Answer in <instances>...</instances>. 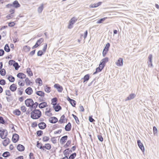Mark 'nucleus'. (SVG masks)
<instances>
[{
    "label": "nucleus",
    "instance_id": "obj_63",
    "mask_svg": "<svg viewBox=\"0 0 159 159\" xmlns=\"http://www.w3.org/2000/svg\"><path fill=\"white\" fill-rule=\"evenodd\" d=\"M13 17V16L11 14H8L7 16H6V18L7 19L9 20L11 19Z\"/></svg>",
    "mask_w": 159,
    "mask_h": 159
},
{
    "label": "nucleus",
    "instance_id": "obj_38",
    "mask_svg": "<svg viewBox=\"0 0 159 159\" xmlns=\"http://www.w3.org/2000/svg\"><path fill=\"white\" fill-rule=\"evenodd\" d=\"M13 113L17 116L20 115L21 112L19 109H16L13 111Z\"/></svg>",
    "mask_w": 159,
    "mask_h": 159
},
{
    "label": "nucleus",
    "instance_id": "obj_17",
    "mask_svg": "<svg viewBox=\"0 0 159 159\" xmlns=\"http://www.w3.org/2000/svg\"><path fill=\"white\" fill-rule=\"evenodd\" d=\"M12 7L15 8H17L20 7V5L18 2L17 0L14 1L12 3Z\"/></svg>",
    "mask_w": 159,
    "mask_h": 159
},
{
    "label": "nucleus",
    "instance_id": "obj_28",
    "mask_svg": "<svg viewBox=\"0 0 159 159\" xmlns=\"http://www.w3.org/2000/svg\"><path fill=\"white\" fill-rule=\"evenodd\" d=\"M90 78V75L89 74H87L85 75L82 79H83V83L87 82Z\"/></svg>",
    "mask_w": 159,
    "mask_h": 159
},
{
    "label": "nucleus",
    "instance_id": "obj_33",
    "mask_svg": "<svg viewBox=\"0 0 159 159\" xmlns=\"http://www.w3.org/2000/svg\"><path fill=\"white\" fill-rule=\"evenodd\" d=\"M77 19L73 17L70 20L69 23L73 25L77 21Z\"/></svg>",
    "mask_w": 159,
    "mask_h": 159
},
{
    "label": "nucleus",
    "instance_id": "obj_4",
    "mask_svg": "<svg viewBox=\"0 0 159 159\" xmlns=\"http://www.w3.org/2000/svg\"><path fill=\"white\" fill-rule=\"evenodd\" d=\"M152 54H150L148 57V61L147 62V64H148V66L150 67H152L153 66L152 63Z\"/></svg>",
    "mask_w": 159,
    "mask_h": 159
},
{
    "label": "nucleus",
    "instance_id": "obj_59",
    "mask_svg": "<svg viewBox=\"0 0 159 159\" xmlns=\"http://www.w3.org/2000/svg\"><path fill=\"white\" fill-rule=\"evenodd\" d=\"M6 84V82L5 80H0V85H4Z\"/></svg>",
    "mask_w": 159,
    "mask_h": 159
},
{
    "label": "nucleus",
    "instance_id": "obj_22",
    "mask_svg": "<svg viewBox=\"0 0 159 159\" xmlns=\"http://www.w3.org/2000/svg\"><path fill=\"white\" fill-rule=\"evenodd\" d=\"M25 92L28 95H30L32 93L33 91L31 87H28L25 89Z\"/></svg>",
    "mask_w": 159,
    "mask_h": 159
},
{
    "label": "nucleus",
    "instance_id": "obj_35",
    "mask_svg": "<svg viewBox=\"0 0 159 159\" xmlns=\"http://www.w3.org/2000/svg\"><path fill=\"white\" fill-rule=\"evenodd\" d=\"M43 144L39 142V141L37 142L36 147L37 148L43 150Z\"/></svg>",
    "mask_w": 159,
    "mask_h": 159
},
{
    "label": "nucleus",
    "instance_id": "obj_8",
    "mask_svg": "<svg viewBox=\"0 0 159 159\" xmlns=\"http://www.w3.org/2000/svg\"><path fill=\"white\" fill-rule=\"evenodd\" d=\"M53 86L55 88L57 89L58 92L59 93L61 92L63 90L62 86L58 84H55Z\"/></svg>",
    "mask_w": 159,
    "mask_h": 159
},
{
    "label": "nucleus",
    "instance_id": "obj_36",
    "mask_svg": "<svg viewBox=\"0 0 159 159\" xmlns=\"http://www.w3.org/2000/svg\"><path fill=\"white\" fill-rule=\"evenodd\" d=\"M26 73L29 76H32L33 75V73L31 69L30 68H28L26 70Z\"/></svg>",
    "mask_w": 159,
    "mask_h": 159
},
{
    "label": "nucleus",
    "instance_id": "obj_50",
    "mask_svg": "<svg viewBox=\"0 0 159 159\" xmlns=\"http://www.w3.org/2000/svg\"><path fill=\"white\" fill-rule=\"evenodd\" d=\"M43 134V131L41 130H39L37 131L36 134L37 136L40 137Z\"/></svg>",
    "mask_w": 159,
    "mask_h": 159
},
{
    "label": "nucleus",
    "instance_id": "obj_55",
    "mask_svg": "<svg viewBox=\"0 0 159 159\" xmlns=\"http://www.w3.org/2000/svg\"><path fill=\"white\" fill-rule=\"evenodd\" d=\"M32 105H33V107L34 108V109L35 110L36 109V108H37L38 106H39V104L37 102H35L34 103V102H33V103H32Z\"/></svg>",
    "mask_w": 159,
    "mask_h": 159
},
{
    "label": "nucleus",
    "instance_id": "obj_9",
    "mask_svg": "<svg viewBox=\"0 0 159 159\" xmlns=\"http://www.w3.org/2000/svg\"><path fill=\"white\" fill-rule=\"evenodd\" d=\"M25 103L27 107L30 106L33 103V100L31 98H28L25 100Z\"/></svg>",
    "mask_w": 159,
    "mask_h": 159
},
{
    "label": "nucleus",
    "instance_id": "obj_20",
    "mask_svg": "<svg viewBox=\"0 0 159 159\" xmlns=\"http://www.w3.org/2000/svg\"><path fill=\"white\" fill-rule=\"evenodd\" d=\"M116 64L119 66H121L123 65V59L120 58L116 62Z\"/></svg>",
    "mask_w": 159,
    "mask_h": 159
},
{
    "label": "nucleus",
    "instance_id": "obj_40",
    "mask_svg": "<svg viewBox=\"0 0 159 159\" xmlns=\"http://www.w3.org/2000/svg\"><path fill=\"white\" fill-rule=\"evenodd\" d=\"M107 18V17H105L101 18V19L98 20L97 21V24L102 23Z\"/></svg>",
    "mask_w": 159,
    "mask_h": 159
},
{
    "label": "nucleus",
    "instance_id": "obj_56",
    "mask_svg": "<svg viewBox=\"0 0 159 159\" xmlns=\"http://www.w3.org/2000/svg\"><path fill=\"white\" fill-rule=\"evenodd\" d=\"M23 48L24 50L27 52L29 51L31 48L30 46L27 45L24 46Z\"/></svg>",
    "mask_w": 159,
    "mask_h": 159
},
{
    "label": "nucleus",
    "instance_id": "obj_31",
    "mask_svg": "<svg viewBox=\"0 0 159 159\" xmlns=\"http://www.w3.org/2000/svg\"><path fill=\"white\" fill-rule=\"evenodd\" d=\"M35 82L37 84H38V85L39 86H41L43 84L41 78H37L36 79Z\"/></svg>",
    "mask_w": 159,
    "mask_h": 159
},
{
    "label": "nucleus",
    "instance_id": "obj_25",
    "mask_svg": "<svg viewBox=\"0 0 159 159\" xmlns=\"http://www.w3.org/2000/svg\"><path fill=\"white\" fill-rule=\"evenodd\" d=\"M17 76L19 78L23 79L26 78V75L23 73L19 72L17 74Z\"/></svg>",
    "mask_w": 159,
    "mask_h": 159
},
{
    "label": "nucleus",
    "instance_id": "obj_29",
    "mask_svg": "<svg viewBox=\"0 0 159 159\" xmlns=\"http://www.w3.org/2000/svg\"><path fill=\"white\" fill-rule=\"evenodd\" d=\"M35 93L38 96L41 97H44L45 95V93L41 91H38L36 92Z\"/></svg>",
    "mask_w": 159,
    "mask_h": 159
},
{
    "label": "nucleus",
    "instance_id": "obj_3",
    "mask_svg": "<svg viewBox=\"0 0 159 159\" xmlns=\"http://www.w3.org/2000/svg\"><path fill=\"white\" fill-rule=\"evenodd\" d=\"M110 46V44L109 43H107L106 44L102 52V55L103 57H105L107 55V53L109 51Z\"/></svg>",
    "mask_w": 159,
    "mask_h": 159
},
{
    "label": "nucleus",
    "instance_id": "obj_18",
    "mask_svg": "<svg viewBox=\"0 0 159 159\" xmlns=\"http://www.w3.org/2000/svg\"><path fill=\"white\" fill-rule=\"evenodd\" d=\"M10 143L9 139L8 138H6L2 141V144L4 147L7 146Z\"/></svg>",
    "mask_w": 159,
    "mask_h": 159
},
{
    "label": "nucleus",
    "instance_id": "obj_39",
    "mask_svg": "<svg viewBox=\"0 0 159 159\" xmlns=\"http://www.w3.org/2000/svg\"><path fill=\"white\" fill-rule=\"evenodd\" d=\"M13 66L14 67L15 69L16 70H18L19 68L20 67V66L19 65L18 63L17 62L15 61L13 64Z\"/></svg>",
    "mask_w": 159,
    "mask_h": 159
},
{
    "label": "nucleus",
    "instance_id": "obj_24",
    "mask_svg": "<svg viewBox=\"0 0 159 159\" xmlns=\"http://www.w3.org/2000/svg\"><path fill=\"white\" fill-rule=\"evenodd\" d=\"M7 131L6 129H4L2 127H0V138L3 139V136L4 135L5 133Z\"/></svg>",
    "mask_w": 159,
    "mask_h": 159
},
{
    "label": "nucleus",
    "instance_id": "obj_21",
    "mask_svg": "<svg viewBox=\"0 0 159 159\" xmlns=\"http://www.w3.org/2000/svg\"><path fill=\"white\" fill-rule=\"evenodd\" d=\"M48 106L47 102H43L39 104V107L40 109L43 108Z\"/></svg>",
    "mask_w": 159,
    "mask_h": 159
},
{
    "label": "nucleus",
    "instance_id": "obj_57",
    "mask_svg": "<svg viewBox=\"0 0 159 159\" xmlns=\"http://www.w3.org/2000/svg\"><path fill=\"white\" fill-rule=\"evenodd\" d=\"M15 25L14 22H10L8 23V26L10 27H13Z\"/></svg>",
    "mask_w": 159,
    "mask_h": 159
},
{
    "label": "nucleus",
    "instance_id": "obj_14",
    "mask_svg": "<svg viewBox=\"0 0 159 159\" xmlns=\"http://www.w3.org/2000/svg\"><path fill=\"white\" fill-rule=\"evenodd\" d=\"M38 127L39 128L41 129H45L47 126V125L44 122H41L39 123Z\"/></svg>",
    "mask_w": 159,
    "mask_h": 159
},
{
    "label": "nucleus",
    "instance_id": "obj_52",
    "mask_svg": "<svg viewBox=\"0 0 159 159\" xmlns=\"http://www.w3.org/2000/svg\"><path fill=\"white\" fill-rule=\"evenodd\" d=\"M57 98L55 97L52 98L51 100V104L53 106V105H55L56 104V102L57 101Z\"/></svg>",
    "mask_w": 159,
    "mask_h": 159
},
{
    "label": "nucleus",
    "instance_id": "obj_5",
    "mask_svg": "<svg viewBox=\"0 0 159 159\" xmlns=\"http://www.w3.org/2000/svg\"><path fill=\"white\" fill-rule=\"evenodd\" d=\"M19 136L17 134L14 133L12 135V141L14 143L17 142L19 140Z\"/></svg>",
    "mask_w": 159,
    "mask_h": 159
},
{
    "label": "nucleus",
    "instance_id": "obj_51",
    "mask_svg": "<svg viewBox=\"0 0 159 159\" xmlns=\"http://www.w3.org/2000/svg\"><path fill=\"white\" fill-rule=\"evenodd\" d=\"M104 68V67L103 66H99H99L96 68V70L99 72L101 71Z\"/></svg>",
    "mask_w": 159,
    "mask_h": 159
},
{
    "label": "nucleus",
    "instance_id": "obj_11",
    "mask_svg": "<svg viewBox=\"0 0 159 159\" xmlns=\"http://www.w3.org/2000/svg\"><path fill=\"white\" fill-rule=\"evenodd\" d=\"M53 108L56 112H58L62 109L61 107L59 105V103L53 105Z\"/></svg>",
    "mask_w": 159,
    "mask_h": 159
},
{
    "label": "nucleus",
    "instance_id": "obj_42",
    "mask_svg": "<svg viewBox=\"0 0 159 159\" xmlns=\"http://www.w3.org/2000/svg\"><path fill=\"white\" fill-rule=\"evenodd\" d=\"M4 50L7 52H9L10 51V49L9 48V45L8 44H5L4 47Z\"/></svg>",
    "mask_w": 159,
    "mask_h": 159
},
{
    "label": "nucleus",
    "instance_id": "obj_53",
    "mask_svg": "<svg viewBox=\"0 0 159 159\" xmlns=\"http://www.w3.org/2000/svg\"><path fill=\"white\" fill-rule=\"evenodd\" d=\"M153 133L154 135L157 134V127L155 126L153 127Z\"/></svg>",
    "mask_w": 159,
    "mask_h": 159
},
{
    "label": "nucleus",
    "instance_id": "obj_10",
    "mask_svg": "<svg viewBox=\"0 0 159 159\" xmlns=\"http://www.w3.org/2000/svg\"><path fill=\"white\" fill-rule=\"evenodd\" d=\"M67 100L69 102L73 107H75L76 105V102L75 100L71 99L68 96L67 97Z\"/></svg>",
    "mask_w": 159,
    "mask_h": 159
},
{
    "label": "nucleus",
    "instance_id": "obj_47",
    "mask_svg": "<svg viewBox=\"0 0 159 159\" xmlns=\"http://www.w3.org/2000/svg\"><path fill=\"white\" fill-rule=\"evenodd\" d=\"M72 116L73 117L74 119L75 120L76 122L78 124H80V121L78 118V117L75 115L72 114Z\"/></svg>",
    "mask_w": 159,
    "mask_h": 159
},
{
    "label": "nucleus",
    "instance_id": "obj_58",
    "mask_svg": "<svg viewBox=\"0 0 159 159\" xmlns=\"http://www.w3.org/2000/svg\"><path fill=\"white\" fill-rule=\"evenodd\" d=\"M25 81L26 82V84L27 85H29L30 84V81L29 80V79L27 77L25 78Z\"/></svg>",
    "mask_w": 159,
    "mask_h": 159
},
{
    "label": "nucleus",
    "instance_id": "obj_61",
    "mask_svg": "<svg viewBox=\"0 0 159 159\" xmlns=\"http://www.w3.org/2000/svg\"><path fill=\"white\" fill-rule=\"evenodd\" d=\"M20 109L23 112H25L26 111V108L25 106H22L20 107Z\"/></svg>",
    "mask_w": 159,
    "mask_h": 159
},
{
    "label": "nucleus",
    "instance_id": "obj_19",
    "mask_svg": "<svg viewBox=\"0 0 159 159\" xmlns=\"http://www.w3.org/2000/svg\"><path fill=\"white\" fill-rule=\"evenodd\" d=\"M68 136L65 135L62 137L60 139V143L62 144H64L67 139Z\"/></svg>",
    "mask_w": 159,
    "mask_h": 159
},
{
    "label": "nucleus",
    "instance_id": "obj_60",
    "mask_svg": "<svg viewBox=\"0 0 159 159\" xmlns=\"http://www.w3.org/2000/svg\"><path fill=\"white\" fill-rule=\"evenodd\" d=\"M10 90H7L5 91V94L8 96H11V93L10 91Z\"/></svg>",
    "mask_w": 159,
    "mask_h": 159
},
{
    "label": "nucleus",
    "instance_id": "obj_30",
    "mask_svg": "<svg viewBox=\"0 0 159 159\" xmlns=\"http://www.w3.org/2000/svg\"><path fill=\"white\" fill-rule=\"evenodd\" d=\"M44 39L43 38H40L36 41L35 44L38 47L43 42Z\"/></svg>",
    "mask_w": 159,
    "mask_h": 159
},
{
    "label": "nucleus",
    "instance_id": "obj_43",
    "mask_svg": "<svg viewBox=\"0 0 159 159\" xmlns=\"http://www.w3.org/2000/svg\"><path fill=\"white\" fill-rule=\"evenodd\" d=\"M67 149L66 148L63 152V153L65 156L64 157H68L70 154Z\"/></svg>",
    "mask_w": 159,
    "mask_h": 159
},
{
    "label": "nucleus",
    "instance_id": "obj_12",
    "mask_svg": "<svg viewBox=\"0 0 159 159\" xmlns=\"http://www.w3.org/2000/svg\"><path fill=\"white\" fill-rule=\"evenodd\" d=\"M57 118L55 116L51 117L49 119V121L51 123L55 124L58 121Z\"/></svg>",
    "mask_w": 159,
    "mask_h": 159
},
{
    "label": "nucleus",
    "instance_id": "obj_46",
    "mask_svg": "<svg viewBox=\"0 0 159 159\" xmlns=\"http://www.w3.org/2000/svg\"><path fill=\"white\" fill-rule=\"evenodd\" d=\"M71 142V140H68L65 144L63 147L65 148H68L69 145L70 144Z\"/></svg>",
    "mask_w": 159,
    "mask_h": 159
},
{
    "label": "nucleus",
    "instance_id": "obj_48",
    "mask_svg": "<svg viewBox=\"0 0 159 159\" xmlns=\"http://www.w3.org/2000/svg\"><path fill=\"white\" fill-rule=\"evenodd\" d=\"M24 89L23 88L20 87L18 89V94L20 95H21L23 94V90Z\"/></svg>",
    "mask_w": 159,
    "mask_h": 159
},
{
    "label": "nucleus",
    "instance_id": "obj_2",
    "mask_svg": "<svg viewBox=\"0 0 159 159\" xmlns=\"http://www.w3.org/2000/svg\"><path fill=\"white\" fill-rule=\"evenodd\" d=\"M48 44L47 43H44V45L42 49V50H39L37 52V55L38 56L41 57L43 55L46 51L47 48Z\"/></svg>",
    "mask_w": 159,
    "mask_h": 159
},
{
    "label": "nucleus",
    "instance_id": "obj_45",
    "mask_svg": "<svg viewBox=\"0 0 159 159\" xmlns=\"http://www.w3.org/2000/svg\"><path fill=\"white\" fill-rule=\"evenodd\" d=\"M76 156V153L75 152H74L71 154L68 157V159H74L75 157Z\"/></svg>",
    "mask_w": 159,
    "mask_h": 159
},
{
    "label": "nucleus",
    "instance_id": "obj_13",
    "mask_svg": "<svg viewBox=\"0 0 159 159\" xmlns=\"http://www.w3.org/2000/svg\"><path fill=\"white\" fill-rule=\"evenodd\" d=\"M136 97V95L134 93H131L129 94L125 99V101L130 100L134 99Z\"/></svg>",
    "mask_w": 159,
    "mask_h": 159
},
{
    "label": "nucleus",
    "instance_id": "obj_15",
    "mask_svg": "<svg viewBox=\"0 0 159 159\" xmlns=\"http://www.w3.org/2000/svg\"><path fill=\"white\" fill-rule=\"evenodd\" d=\"M16 148L20 152H23L25 150V147L22 145L19 144L16 146Z\"/></svg>",
    "mask_w": 159,
    "mask_h": 159
},
{
    "label": "nucleus",
    "instance_id": "obj_34",
    "mask_svg": "<svg viewBox=\"0 0 159 159\" xmlns=\"http://www.w3.org/2000/svg\"><path fill=\"white\" fill-rule=\"evenodd\" d=\"M51 87L46 85L44 87V89L45 92L47 93H49L51 91Z\"/></svg>",
    "mask_w": 159,
    "mask_h": 159
},
{
    "label": "nucleus",
    "instance_id": "obj_1",
    "mask_svg": "<svg viewBox=\"0 0 159 159\" xmlns=\"http://www.w3.org/2000/svg\"><path fill=\"white\" fill-rule=\"evenodd\" d=\"M30 117L34 120L39 119L42 116V113L39 109L34 110L31 112Z\"/></svg>",
    "mask_w": 159,
    "mask_h": 159
},
{
    "label": "nucleus",
    "instance_id": "obj_27",
    "mask_svg": "<svg viewBox=\"0 0 159 159\" xmlns=\"http://www.w3.org/2000/svg\"><path fill=\"white\" fill-rule=\"evenodd\" d=\"M43 150H44L45 149L48 150H50L51 148V146L50 143H46L43 146Z\"/></svg>",
    "mask_w": 159,
    "mask_h": 159
},
{
    "label": "nucleus",
    "instance_id": "obj_32",
    "mask_svg": "<svg viewBox=\"0 0 159 159\" xmlns=\"http://www.w3.org/2000/svg\"><path fill=\"white\" fill-rule=\"evenodd\" d=\"M2 156L4 158H7L10 156V154L9 152L6 151L4 152Z\"/></svg>",
    "mask_w": 159,
    "mask_h": 159
},
{
    "label": "nucleus",
    "instance_id": "obj_41",
    "mask_svg": "<svg viewBox=\"0 0 159 159\" xmlns=\"http://www.w3.org/2000/svg\"><path fill=\"white\" fill-rule=\"evenodd\" d=\"M43 9V4H42L40 6H39L38 9V12L40 13L42 12Z\"/></svg>",
    "mask_w": 159,
    "mask_h": 159
},
{
    "label": "nucleus",
    "instance_id": "obj_6",
    "mask_svg": "<svg viewBox=\"0 0 159 159\" xmlns=\"http://www.w3.org/2000/svg\"><path fill=\"white\" fill-rule=\"evenodd\" d=\"M137 144L139 148L141 150L143 153L145 151V148L143 143L141 142V141L139 139L137 140Z\"/></svg>",
    "mask_w": 159,
    "mask_h": 159
},
{
    "label": "nucleus",
    "instance_id": "obj_7",
    "mask_svg": "<svg viewBox=\"0 0 159 159\" xmlns=\"http://www.w3.org/2000/svg\"><path fill=\"white\" fill-rule=\"evenodd\" d=\"M109 58L108 57H105L102 59L100 62L99 66H102L104 67L105 66L106 63L108 61Z\"/></svg>",
    "mask_w": 159,
    "mask_h": 159
},
{
    "label": "nucleus",
    "instance_id": "obj_37",
    "mask_svg": "<svg viewBox=\"0 0 159 159\" xmlns=\"http://www.w3.org/2000/svg\"><path fill=\"white\" fill-rule=\"evenodd\" d=\"M7 79L11 82H13L15 80V78L14 77L11 75H10L8 77Z\"/></svg>",
    "mask_w": 159,
    "mask_h": 159
},
{
    "label": "nucleus",
    "instance_id": "obj_49",
    "mask_svg": "<svg viewBox=\"0 0 159 159\" xmlns=\"http://www.w3.org/2000/svg\"><path fill=\"white\" fill-rule=\"evenodd\" d=\"M6 74L5 70L4 69H2L0 70V74L2 76H4Z\"/></svg>",
    "mask_w": 159,
    "mask_h": 159
},
{
    "label": "nucleus",
    "instance_id": "obj_16",
    "mask_svg": "<svg viewBox=\"0 0 159 159\" xmlns=\"http://www.w3.org/2000/svg\"><path fill=\"white\" fill-rule=\"evenodd\" d=\"M17 89V85L15 84H12L9 87L10 90L12 92L15 91Z\"/></svg>",
    "mask_w": 159,
    "mask_h": 159
},
{
    "label": "nucleus",
    "instance_id": "obj_64",
    "mask_svg": "<svg viewBox=\"0 0 159 159\" xmlns=\"http://www.w3.org/2000/svg\"><path fill=\"white\" fill-rule=\"evenodd\" d=\"M34 153L32 152L30 153L29 155L30 159H35V157H34Z\"/></svg>",
    "mask_w": 159,
    "mask_h": 159
},
{
    "label": "nucleus",
    "instance_id": "obj_26",
    "mask_svg": "<svg viewBox=\"0 0 159 159\" xmlns=\"http://www.w3.org/2000/svg\"><path fill=\"white\" fill-rule=\"evenodd\" d=\"M102 3V2H99L97 3H94L90 5L89 7L90 8H96L101 5Z\"/></svg>",
    "mask_w": 159,
    "mask_h": 159
},
{
    "label": "nucleus",
    "instance_id": "obj_23",
    "mask_svg": "<svg viewBox=\"0 0 159 159\" xmlns=\"http://www.w3.org/2000/svg\"><path fill=\"white\" fill-rule=\"evenodd\" d=\"M71 124L70 122H69L66 125L65 129L66 131H70L71 130Z\"/></svg>",
    "mask_w": 159,
    "mask_h": 159
},
{
    "label": "nucleus",
    "instance_id": "obj_54",
    "mask_svg": "<svg viewBox=\"0 0 159 159\" xmlns=\"http://www.w3.org/2000/svg\"><path fill=\"white\" fill-rule=\"evenodd\" d=\"M43 141L44 142H47L49 140V138L47 136H44L43 137Z\"/></svg>",
    "mask_w": 159,
    "mask_h": 159
},
{
    "label": "nucleus",
    "instance_id": "obj_62",
    "mask_svg": "<svg viewBox=\"0 0 159 159\" xmlns=\"http://www.w3.org/2000/svg\"><path fill=\"white\" fill-rule=\"evenodd\" d=\"M97 137L99 141L101 142H102L103 141V139L101 135H98Z\"/></svg>",
    "mask_w": 159,
    "mask_h": 159
},
{
    "label": "nucleus",
    "instance_id": "obj_44",
    "mask_svg": "<svg viewBox=\"0 0 159 159\" xmlns=\"http://www.w3.org/2000/svg\"><path fill=\"white\" fill-rule=\"evenodd\" d=\"M0 123L2 124H5L7 123V122L2 117L0 116Z\"/></svg>",
    "mask_w": 159,
    "mask_h": 159
}]
</instances>
